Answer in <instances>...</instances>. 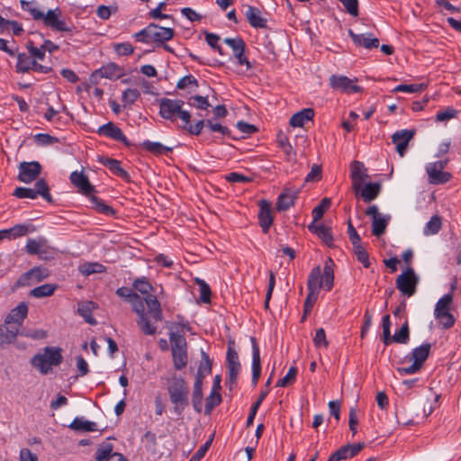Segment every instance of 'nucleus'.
I'll use <instances>...</instances> for the list:
<instances>
[{
  "label": "nucleus",
  "mask_w": 461,
  "mask_h": 461,
  "mask_svg": "<svg viewBox=\"0 0 461 461\" xmlns=\"http://www.w3.org/2000/svg\"><path fill=\"white\" fill-rule=\"evenodd\" d=\"M116 294L130 302L138 319L136 322L140 331L145 335H154L157 332V322L163 320L160 303L155 295H148L142 299L129 287H120Z\"/></svg>",
  "instance_id": "nucleus-1"
},
{
  "label": "nucleus",
  "mask_w": 461,
  "mask_h": 461,
  "mask_svg": "<svg viewBox=\"0 0 461 461\" xmlns=\"http://www.w3.org/2000/svg\"><path fill=\"white\" fill-rule=\"evenodd\" d=\"M169 400L173 404V411L182 417L189 405V386L182 377L173 376L167 386Z\"/></svg>",
  "instance_id": "nucleus-2"
},
{
  "label": "nucleus",
  "mask_w": 461,
  "mask_h": 461,
  "mask_svg": "<svg viewBox=\"0 0 461 461\" xmlns=\"http://www.w3.org/2000/svg\"><path fill=\"white\" fill-rule=\"evenodd\" d=\"M62 360V349L60 348L46 347L42 352L33 356L31 364L42 375H47L52 370L53 366H59Z\"/></svg>",
  "instance_id": "nucleus-3"
},
{
  "label": "nucleus",
  "mask_w": 461,
  "mask_h": 461,
  "mask_svg": "<svg viewBox=\"0 0 461 461\" xmlns=\"http://www.w3.org/2000/svg\"><path fill=\"white\" fill-rule=\"evenodd\" d=\"M184 101L180 99L162 98L158 101L159 115L170 122H175L176 118L180 119L182 123L191 122V113L183 110Z\"/></svg>",
  "instance_id": "nucleus-4"
},
{
  "label": "nucleus",
  "mask_w": 461,
  "mask_h": 461,
  "mask_svg": "<svg viewBox=\"0 0 461 461\" xmlns=\"http://www.w3.org/2000/svg\"><path fill=\"white\" fill-rule=\"evenodd\" d=\"M171 343L172 357L174 367L176 370H182L187 365V343L184 335L176 332H171L169 335Z\"/></svg>",
  "instance_id": "nucleus-5"
},
{
  "label": "nucleus",
  "mask_w": 461,
  "mask_h": 461,
  "mask_svg": "<svg viewBox=\"0 0 461 461\" xmlns=\"http://www.w3.org/2000/svg\"><path fill=\"white\" fill-rule=\"evenodd\" d=\"M430 348L429 343H424L413 348L410 357V360H412L413 363L406 367H399L397 371L402 375H412L420 371L429 355Z\"/></svg>",
  "instance_id": "nucleus-6"
},
{
  "label": "nucleus",
  "mask_w": 461,
  "mask_h": 461,
  "mask_svg": "<svg viewBox=\"0 0 461 461\" xmlns=\"http://www.w3.org/2000/svg\"><path fill=\"white\" fill-rule=\"evenodd\" d=\"M396 287L403 294L408 297L412 296L416 292L419 278L413 268L408 267L396 278Z\"/></svg>",
  "instance_id": "nucleus-7"
},
{
  "label": "nucleus",
  "mask_w": 461,
  "mask_h": 461,
  "mask_svg": "<svg viewBox=\"0 0 461 461\" xmlns=\"http://www.w3.org/2000/svg\"><path fill=\"white\" fill-rule=\"evenodd\" d=\"M357 79L349 78L346 76L332 75L330 77V86L335 90L345 94L360 93L363 88L357 85Z\"/></svg>",
  "instance_id": "nucleus-8"
},
{
  "label": "nucleus",
  "mask_w": 461,
  "mask_h": 461,
  "mask_svg": "<svg viewBox=\"0 0 461 461\" xmlns=\"http://www.w3.org/2000/svg\"><path fill=\"white\" fill-rule=\"evenodd\" d=\"M366 215L372 218V234L376 237L383 235L390 221V216L381 215L376 205L369 206L366 211Z\"/></svg>",
  "instance_id": "nucleus-9"
},
{
  "label": "nucleus",
  "mask_w": 461,
  "mask_h": 461,
  "mask_svg": "<svg viewBox=\"0 0 461 461\" xmlns=\"http://www.w3.org/2000/svg\"><path fill=\"white\" fill-rule=\"evenodd\" d=\"M49 275L50 273L47 268L35 267L20 276L15 282L14 288L29 286L32 285V281L36 283L41 282L47 278Z\"/></svg>",
  "instance_id": "nucleus-10"
},
{
  "label": "nucleus",
  "mask_w": 461,
  "mask_h": 461,
  "mask_svg": "<svg viewBox=\"0 0 461 461\" xmlns=\"http://www.w3.org/2000/svg\"><path fill=\"white\" fill-rule=\"evenodd\" d=\"M18 169V180L28 184L38 178L41 172V165L37 161H24L20 163Z\"/></svg>",
  "instance_id": "nucleus-11"
},
{
  "label": "nucleus",
  "mask_w": 461,
  "mask_h": 461,
  "mask_svg": "<svg viewBox=\"0 0 461 461\" xmlns=\"http://www.w3.org/2000/svg\"><path fill=\"white\" fill-rule=\"evenodd\" d=\"M42 22L45 26L58 32H70L72 31L67 23L61 19V11L59 8L49 10L45 14Z\"/></svg>",
  "instance_id": "nucleus-12"
},
{
  "label": "nucleus",
  "mask_w": 461,
  "mask_h": 461,
  "mask_svg": "<svg viewBox=\"0 0 461 461\" xmlns=\"http://www.w3.org/2000/svg\"><path fill=\"white\" fill-rule=\"evenodd\" d=\"M226 362L229 375V383L230 385H235L237 384L238 375L240 371V363L239 361V356L233 347L229 344L227 355H226Z\"/></svg>",
  "instance_id": "nucleus-13"
},
{
  "label": "nucleus",
  "mask_w": 461,
  "mask_h": 461,
  "mask_svg": "<svg viewBox=\"0 0 461 461\" xmlns=\"http://www.w3.org/2000/svg\"><path fill=\"white\" fill-rule=\"evenodd\" d=\"M97 133L99 135H103L105 137H109L114 140L120 141L129 147L131 143L129 142L127 137L124 135L122 131L113 122H109L99 127Z\"/></svg>",
  "instance_id": "nucleus-14"
},
{
  "label": "nucleus",
  "mask_w": 461,
  "mask_h": 461,
  "mask_svg": "<svg viewBox=\"0 0 461 461\" xmlns=\"http://www.w3.org/2000/svg\"><path fill=\"white\" fill-rule=\"evenodd\" d=\"M415 135V130H401L392 136V142L395 145L396 151L403 157L410 140Z\"/></svg>",
  "instance_id": "nucleus-15"
},
{
  "label": "nucleus",
  "mask_w": 461,
  "mask_h": 461,
  "mask_svg": "<svg viewBox=\"0 0 461 461\" xmlns=\"http://www.w3.org/2000/svg\"><path fill=\"white\" fill-rule=\"evenodd\" d=\"M364 447V443L348 444L341 447L330 456L327 461H341L357 456Z\"/></svg>",
  "instance_id": "nucleus-16"
},
{
  "label": "nucleus",
  "mask_w": 461,
  "mask_h": 461,
  "mask_svg": "<svg viewBox=\"0 0 461 461\" xmlns=\"http://www.w3.org/2000/svg\"><path fill=\"white\" fill-rule=\"evenodd\" d=\"M258 223L262 228V231L264 233H267L274 221L272 215L271 203L267 200H260L258 202Z\"/></svg>",
  "instance_id": "nucleus-17"
},
{
  "label": "nucleus",
  "mask_w": 461,
  "mask_h": 461,
  "mask_svg": "<svg viewBox=\"0 0 461 461\" xmlns=\"http://www.w3.org/2000/svg\"><path fill=\"white\" fill-rule=\"evenodd\" d=\"M71 183L78 188V191L86 196L95 193V187L90 184L88 177L83 173L74 171L70 174Z\"/></svg>",
  "instance_id": "nucleus-18"
},
{
  "label": "nucleus",
  "mask_w": 461,
  "mask_h": 461,
  "mask_svg": "<svg viewBox=\"0 0 461 461\" xmlns=\"http://www.w3.org/2000/svg\"><path fill=\"white\" fill-rule=\"evenodd\" d=\"M245 17L249 25L256 29L267 28V19L262 15L261 11L254 6L248 5Z\"/></svg>",
  "instance_id": "nucleus-19"
},
{
  "label": "nucleus",
  "mask_w": 461,
  "mask_h": 461,
  "mask_svg": "<svg viewBox=\"0 0 461 461\" xmlns=\"http://www.w3.org/2000/svg\"><path fill=\"white\" fill-rule=\"evenodd\" d=\"M426 171L429 176V181L432 185L445 184L452 177L450 173L443 171L442 168L438 167L433 163H429L426 166Z\"/></svg>",
  "instance_id": "nucleus-20"
},
{
  "label": "nucleus",
  "mask_w": 461,
  "mask_h": 461,
  "mask_svg": "<svg viewBox=\"0 0 461 461\" xmlns=\"http://www.w3.org/2000/svg\"><path fill=\"white\" fill-rule=\"evenodd\" d=\"M98 161L103 166L108 167L113 175L121 177L122 180L126 182L131 181V176L129 173L121 167V161L107 157H100Z\"/></svg>",
  "instance_id": "nucleus-21"
},
{
  "label": "nucleus",
  "mask_w": 461,
  "mask_h": 461,
  "mask_svg": "<svg viewBox=\"0 0 461 461\" xmlns=\"http://www.w3.org/2000/svg\"><path fill=\"white\" fill-rule=\"evenodd\" d=\"M250 342L252 347V384L256 385L261 374L260 350L256 338L250 337Z\"/></svg>",
  "instance_id": "nucleus-22"
},
{
  "label": "nucleus",
  "mask_w": 461,
  "mask_h": 461,
  "mask_svg": "<svg viewBox=\"0 0 461 461\" xmlns=\"http://www.w3.org/2000/svg\"><path fill=\"white\" fill-rule=\"evenodd\" d=\"M151 25L152 42H155L157 46L171 40L175 35V31L172 28L162 27L153 23Z\"/></svg>",
  "instance_id": "nucleus-23"
},
{
  "label": "nucleus",
  "mask_w": 461,
  "mask_h": 461,
  "mask_svg": "<svg viewBox=\"0 0 461 461\" xmlns=\"http://www.w3.org/2000/svg\"><path fill=\"white\" fill-rule=\"evenodd\" d=\"M28 315V305L26 303H20L15 308L11 310L9 314L6 316L5 322V324H18L21 325Z\"/></svg>",
  "instance_id": "nucleus-24"
},
{
  "label": "nucleus",
  "mask_w": 461,
  "mask_h": 461,
  "mask_svg": "<svg viewBox=\"0 0 461 461\" xmlns=\"http://www.w3.org/2000/svg\"><path fill=\"white\" fill-rule=\"evenodd\" d=\"M348 34L352 39L353 42L357 46H362L366 49H374L379 46V40L372 37L371 33H354L352 30H349Z\"/></svg>",
  "instance_id": "nucleus-25"
},
{
  "label": "nucleus",
  "mask_w": 461,
  "mask_h": 461,
  "mask_svg": "<svg viewBox=\"0 0 461 461\" xmlns=\"http://www.w3.org/2000/svg\"><path fill=\"white\" fill-rule=\"evenodd\" d=\"M122 75L121 68L115 63H109L106 66H103L100 68L94 71L91 75L92 78H118Z\"/></svg>",
  "instance_id": "nucleus-26"
},
{
  "label": "nucleus",
  "mask_w": 461,
  "mask_h": 461,
  "mask_svg": "<svg viewBox=\"0 0 461 461\" xmlns=\"http://www.w3.org/2000/svg\"><path fill=\"white\" fill-rule=\"evenodd\" d=\"M297 196L298 191L288 188L285 189L277 198L276 210L279 212L288 210L290 207L294 206Z\"/></svg>",
  "instance_id": "nucleus-27"
},
{
  "label": "nucleus",
  "mask_w": 461,
  "mask_h": 461,
  "mask_svg": "<svg viewBox=\"0 0 461 461\" xmlns=\"http://www.w3.org/2000/svg\"><path fill=\"white\" fill-rule=\"evenodd\" d=\"M364 164L360 161H353L350 166V175L353 179V188L356 193H358L361 188V182L367 176L363 172Z\"/></svg>",
  "instance_id": "nucleus-28"
},
{
  "label": "nucleus",
  "mask_w": 461,
  "mask_h": 461,
  "mask_svg": "<svg viewBox=\"0 0 461 461\" xmlns=\"http://www.w3.org/2000/svg\"><path fill=\"white\" fill-rule=\"evenodd\" d=\"M309 230L312 233L316 234L321 240L329 247H332L333 245V238L331 233V229L325 225L320 224L315 225L314 222H312L308 226Z\"/></svg>",
  "instance_id": "nucleus-29"
},
{
  "label": "nucleus",
  "mask_w": 461,
  "mask_h": 461,
  "mask_svg": "<svg viewBox=\"0 0 461 461\" xmlns=\"http://www.w3.org/2000/svg\"><path fill=\"white\" fill-rule=\"evenodd\" d=\"M314 117V110L312 108H304L295 113L290 118V125L293 127H303V125L312 121Z\"/></svg>",
  "instance_id": "nucleus-30"
},
{
  "label": "nucleus",
  "mask_w": 461,
  "mask_h": 461,
  "mask_svg": "<svg viewBox=\"0 0 461 461\" xmlns=\"http://www.w3.org/2000/svg\"><path fill=\"white\" fill-rule=\"evenodd\" d=\"M322 287V282L321 279V267L317 266L313 267L309 274L307 280L308 293L319 294L321 288Z\"/></svg>",
  "instance_id": "nucleus-31"
},
{
  "label": "nucleus",
  "mask_w": 461,
  "mask_h": 461,
  "mask_svg": "<svg viewBox=\"0 0 461 461\" xmlns=\"http://www.w3.org/2000/svg\"><path fill=\"white\" fill-rule=\"evenodd\" d=\"M119 455L122 454L113 452V447L111 443H104L98 446L95 454V458L96 461H111L113 457H117V459H119Z\"/></svg>",
  "instance_id": "nucleus-32"
},
{
  "label": "nucleus",
  "mask_w": 461,
  "mask_h": 461,
  "mask_svg": "<svg viewBox=\"0 0 461 461\" xmlns=\"http://www.w3.org/2000/svg\"><path fill=\"white\" fill-rule=\"evenodd\" d=\"M456 281L451 285V292L441 297L436 303L434 315L450 312V306L453 303V291L456 289Z\"/></svg>",
  "instance_id": "nucleus-33"
},
{
  "label": "nucleus",
  "mask_w": 461,
  "mask_h": 461,
  "mask_svg": "<svg viewBox=\"0 0 461 461\" xmlns=\"http://www.w3.org/2000/svg\"><path fill=\"white\" fill-rule=\"evenodd\" d=\"M330 264L326 263L323 273L321 272V279L322 287L327 291H330L334 285V270L332 267V260L329 259Z\"/></svg>",
  "instance_id": "nucleus-34"
},
{
  "label": "nucleus",
  "mask_w": 461,
  "mask_h": 461,
  "mask_svg": "<svg viewBox=\"0 0 461 461\" xmlns=\"http://www.w3.org/2000/svg\"><path fill=\"white\" fill-rule=\"evenodd\" d=\"M203 381L200 378H195V382L194 384L193 393H192V403L193 407L197 412L202 411V402H203Z\"/></svg>",
  "instance_id": "nucleus-35"
},
{
  "label": "nucleus",
  "mask_w": 461,
  "mask_h": 461,
  "mask_svg": "<svg viewBox=\"0 0 461 461\" xmlns=\"http://www.w3.org/2000/svg\"><path fill=\"white\" fill-rule=\"evenodd\" d=\"M89 198L92 207L99 213H103L105 215H114L115 211L109 205H107L103 200L95 195L94 193L87 195Z\"/></svg>",
  "instance_id": "nucleus-36"
},
{
  "label": "nucleus",
  "mask_w": 461,
  "mask_h": 461,
  "mask_svg": "<svg viewBox=\"0 0 461 461\" xmlns=\"http://www.w3.org/2000/svg\"><path fill=\"white\" fill-rule=\"evenodd\" d=\"M35 65V59L25 53H19L17 55L16 70L19 73H28Z\"/></svg>",
  "instance_id": "nucleus-37"
},
{
  "label": "nucleus",
  "mask_w": 461,
  "mask_h": 461,
  "mask_svg": "<svg viewBox=\"0 0 461 461\" xmlns=\"http://www.w3.org/2000/svg\"><path fill=\"white\" fill-rule=\"evenodd\" d=\"M94 308H95V303L93 302L80 303H78V308H77V312H78L79 315L84 318L86 322H87L91 325L96 324V321L95 320V318L93 317V314H92Z\"/></svg>",
  "instance_id": "nucleus-38"
},
{
  "label": "nucleus",
  "mask_w": 461,
  "mask_h": 461,
  "mask_svg": "<svg viewBox=\"0 0 461 461\" xmlns=\"http://www.w3.org/2000/svg\"><path fill=\"white\" fill-rule=\"evenodd\" d=\"M361 196L365 202H371L375 200L380 194L381 185L379 183H367L363 189H361Z\"/></svg>",
  "instance_id": "nucleus-39"
},
{
  "label": "nucleus",
  "mask_w": 461,
  "mask_h": 461,
  "mask_svg": "<svg viewBox=\"0 0 461 461\" xmlns=\"http://www.w3.org/2000/svg\"><path fill=\"white\" fill-rule=\"evenodd\" d=\"M71 429L76 431H95L97 425L94 421L86 420L83 418H75L68 426Z\"/></svg>",
  "instance_id": "nucleus-40"
},
{
  "label": "nucleus",
  "mask_w": 461,
  "mask_h": 461,
  "mask_svg": "<svg viewBox=\"0 0 461 461\" xmlns=\"http://www.w3.org/2000/svg\"><path fill=\"white\" fill-rule=\"evenodd\" d=\"M142 149L150 152L153 155H162L172 151V148L164 146L160 142H154L150 140H145L141 143Z\"/></svg>",
  "instance_id": "nucleus-41"
},
{
  "label": "nucleus",
  "mask_w": 461,
  "mask_h": 461,
  "mask_svg": "<svg viewBox=\"0 0 461 461\" xmlns=\"http://www.w3.org/2000/svg\"><path fill=\"white\" fill-rule=\"evenodd\" d=\"M212 366V360H211L210 357L208 356V354L202 351L201 361H200V365H199L195 378H197V379L200 378L201 380H203L207 375L211 374Z\"/></svg>",
  "instance_id": "nucleus-42"
},
{
  "label": "nucleus",
  "mask_w": 461,
  "mask_h": 461,
  "mask_svg": "<svg viewBox=\"0 0 461 461\" xmlns=\"http://www.w3.org/2000/svg\"><path fill=\"white\" fill-rule=\"evenodd\" d=\"M410 338V329L407 318L402 323L401 329L394 333L393 336L390 335V344L393 342L406 344Z\"/></svg>",
  "instance_id": "nucleus-43"
},
{
  "label": "nucleus",
  "mask_w": 461,
  "mask_h": 461,
  "mask_svg": "<svg viewBox=\"0 0 461 461\" xmlns=\"http://www.w3.org/2000/svg\"><path fill=\"white\" fill-rule=\"evenodd\" d=\"M57 288V285L44 284L31 290L30 295L35 298L48 297L52 295Z\"/></svg>",
  "instance_id": "nucleus-44"
},
{
  "label": "nucleus",
  "mask_w": 461,
  "mask_h": 461,
  "mask_svg": "<svg viewBox=\"0 0 461 461\" xmlns=\"http://www.w3.org/2000/svg\"><path fill=\"white\" fill-rule=\"evenodd\" d=\"M18 329L2 326L0 328V346L12 343L17 337Z\"/></svg>",
  "instance_id": "nucleus-45"
},
{
  "label": "nucleus",
  "mask_w": 461,
  "mask_h": 461,
  "mask_svg": "<svg viewBox=\"0 0 461 461\" xmlns=\"http://www.w3.org/2000/svg\"><path fill=\"white\" fill-rule=\"evenodd\" d=\"M35 190L36 195H41L43 199H45L48 203H53L52 196L50 193V187L45 179L41 178L35 183Z\"/></svg>",
  "instance_id": "nucleus-46"
},
{
  "label": "nucleus",
  "mask_w": 461,
  "mask_h": 461,
  "mask_svg": "<svg viewBox=\"0 0 461 461\" xmlns=\"http://www.w3.org/2000/svg\"><path fill=\"white\" fill-rule=\"evenodd\" d=\"M79 272L84 276H90L95 273H104L106 268L104 265L100 263H84L78 267Z\"/></svg>",
  "instance_id": "nucleus-47"
},
{
  "label": "nucleus",
  "mask_w": 461,
  "mask_h": 461,
  "mask_svg": "<svg viewBox=\"0 0 461 461\" xmlns=\"http://www.w3.org/2000/svg\"><path fill=\"white\" fill-rule=\"evenodd\" d=\"M223 41L230 48H231L233 55H236L238 53V55L240 56V53H245L246 44L245 41L240 37L225 38Z\"/></svg>",
  "instance_id": "nucleus-48"
},
{
  "label": "nucleus",
  "mask_w": 461,
  "mask_h": 461,
  "mask_svg": "<svg viewBox=\"0 0 461 461\" xmlns=\"http://www.w3.org/2000/svg\"><path fill=\"white\" fill-rule=\"evenodd\" d=\"M330 204H331V201L330 198H323L320 203L313 208L312 212V218H313V221H320L322 217H323V214L326 212V211L330 207Z\"/></svg>",
  "instance_id": "nucleus-49"
},
{
  "label": "nucleus",
  "mask_w": 461,
  "mask_h": 461,
  "mask_svg": "<svg viewBox=\"0 0 461 461\" xmlns=\"http://www.w3.org/2000/svg\"><path fill=\"white\" fill-rule=\"evenodd\" d=\"M441 219L438 215H434L426 223L423 233L427 236L437 234L441 229Z\"/></svg>",
  "instance_id": "nucleus-50"
},
{
  "label": "nucleus",
  "mask_w": 461,
  "mask_h": 461,
  "mask_svg": "<svg viewBox=\"0 0 461 461\" xmlns=\"http://www.w3.org/2000/svg\"><path fill=\"white\" fill-rule=\"evenodd\" d=\"M132 286L135 290L146 296L151 295L149 293L153 290L151 284L149 282L148 278L144 276L135 279L132 283Z\"/></svg>",
  "instance_id": "nucleus-51"
},
{
  "label": "nucleus",
  "mask_w": 461,
  "mask_h": 461,
  "mask_svg": "<svg viewBox=\"0 0 461 461\" xmlns=\"http://www.w3.org/2000/svg\"><path fill=\"white\" fill-rule=\"evenodd\" d=\"M354 253L357 258V260L362 263L364 267L367 268L370 267L369 255L366 249L362 246L361 242L352 245Z\"/></svg>",
  "instance_id": "nucleus-52"
},
{
  "label": "nucleus",
  "mask_w": 461,
  "mask_h": 461,
  "mask_svg": "<svg viewBox=\"0 0 461 461\" xmlns=\"http://www.w3.org/2000/svg\"><path fill=\"white\" fill-rule=\"evenodd\" d=\"M35 229L32 225L28 224H16L14 227L8 229L9 234H11L12 240L24 236L29 232L33 231Z\"/></svg>",
  "instance_id": "nucleus-53"
},
{
  "label": "nucleus",
  "mask_w": 461,
  "mask_h": 461,
  "mask_svg": "<svg viewBox=\"0 0 461 461\" xmlns=\"http://www.w3.org/2000/svg\"><path fill=\"white\" fill-rule=\"evenodd\" d=\"M268 394V391L267 390H264L260 393L258 400L253 403L252 407H251V410H250V412L248 416V419H247V426L249 427L253 424V421H254V419H255V416L257 414V411L260 406V404L262 403V402L264 401V399L267 397V395Z\"/></svg>",
  "instance_id": "nucleus-54"
},
{
  "label": "nucleus",
  "mask_w": 461,
  "mask_h": 461,
  "mask_svg": "<svg viewBox=\"0 0 461 461\" xmlns=\"http://www.w3.org/2000/svg\"><path fill=\"white\" fill-rule=\"evenodd\" d=\"M22 8L24 11H27L30 13V14L32 16V18L35 21H42L45 14H43L42 11H41L39 8H37L33 3L27 2V1H22Z\"/></svg>",
  "instance_id": "nucleus-55"
},
{
  "label": "nucleus",
  "mask_w": 461,
  "mask_h": 461,
  "mask_svg": "<svg viewBox=\"0 0 461 461\" xmlns=\"http://www.w3.org/2000/svg\"><path fill=\"white\" fill-rule=\"evenodd\" d=\"M221 402V396L219 393L211 392L205 401V414H210L214 407L218 406Z\"/></svg>",
  "instance_id": "nucleus-56"
},
{
  "label": "nucleus",
  "mask_w": 461,
  "mask_h": 461,
  "mask_svg": "<svg viewBox=\"0 0 461 461\" xmlns=\"http://www.w3.org/2000/svg\"><path fill=\"white\" fill-rule=\"evenodd\" d=\"M140 96V92L136 88H127L122 94L124 106L133 104Z\"/></svg>",
  "instance_id": "nucleus-57"
},
{
  "label": "nucleus",
  "mask_w": 461,
  "mask_h": 461,
  "mask_svg": "<svg viewBox=\"0 0 461 461\" xmlns=\"http://www.w3.org/2000/svg\"><path fill=\"white\" fill-rule=\"evenodd\" d=\"M151 30H152V25H151V23H149L144 29H142L140 32L134 33L132 35V37L135 39L136 41H139V42H142V43L152 42Z\"/></svg>",
  "instance_id": "nucleus-58"
},
{
  "label": "nucleus",
  "mask_w": 461,
  "mask_h": 461,
  "mask_svg": "<svg viewBox=\"0 0 461 461\" xmlns=\"http://www.w3.org/2000/svg\"><path fill=\"white\" fill-rule=\"evenodd\" d=\"M297 375V368L295 366H291L287 372V374L281 379H279L276 383V386L279 387H286L289 384H293Z\"/></svg>",
  "instance_id": "nucleus-59"
},
{
  "label": "nucleus",
  "mask_w": 461,
  "mask_h": 461,
  "mask_svg": "<svg viewBox=\"0 0 461 461\" xmlns=\"http://www.w3.org/2000/svg\"><path fill=\"white\" fill-rule=\"evenodd\" d=\"M426 88L425 84L399 85L393 89V93H417Z\"/></svg>",
  "instance_id": "nucleus-60"
},
{
  "label": "nucleus",
  "mask_w": 461,
  "mask_h": 461,
  "mask_svg": "<svg viewBox=\"0 0 461 461\" xmlns=\"http://www.w3.org/2000/svg\"><path fill=\"white\" fill-rule=\"evenodd\" d=\"M187 87H194V89L198 87V81L193 75L185 76L177 81L176 88L185 89Z\"/></svg>",
  "instance_id": "nucleus-61"
},
{
  "label": "nucleus",
  "mask_w": 461,
  "mask_h": 461,
  "mask_svg": "<svg viewBox=\"0 0 461 461\" xmlns=\"http://www.w3.org/2000/svg\"><path fill=\"white\" fill-rule=\"evenodd\" d=\"M196 283L198 284L199 288H200L201 301L203 303H210L212 292H211V288H210L209 285L202 279H196Z\"/></svg>",
  "instance_id": "nucleus-62"
},
{
  "label": "nucleus",
  "mask_w": 461,
  "mask_h": 461,
  "mask_svg": "<svg viewBox=\"0 0 461 461\" xmlns=\"http://www.w3.org/2000/svg\"><path fill=\"white\" fill-rule=\"evenodd\" d=\"M204 126H206V121L199 120L195 124H190V122L184 123L181 125V128L192 135H199Z\"/></svg>",
  "instance_id": "nucleus-63"
},
{
  "label": "nucleus",
  "mask_w": 461,
  "mask_h": 461,
  "mask_svg": "<svg viewBox=\"0 0 461 461\" xmlns=\"http://www.w3.org/2000/svg\"><path fill=\"white\" fill-rule=\"evenodd\" d=\"M435 318L438 321L439 325L443 329H449L455 324V318L451 312L437 314Z\"/></svg>",
  "instance_id": "nucleus-64"
}]
</instances>
